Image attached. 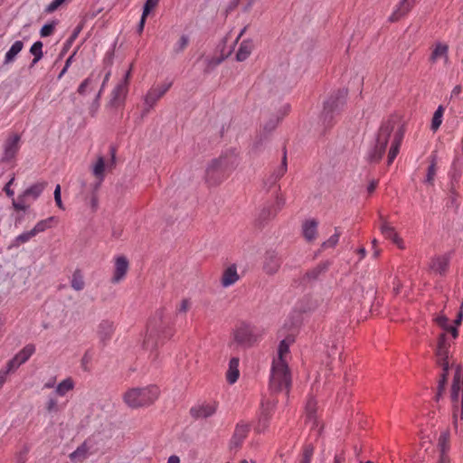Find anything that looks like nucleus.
<instances>
[{"label": "nucleus", "instance_id": "39", "mask_svg": "<svg viewBox=\"0 0 463 463\" xmlns=\"http://www.w3.org/2000/svg\"><path fill=\"white\" fill-rule=\"evenodd\" d=\"M335 114V113L331 112L329 109H325V108H323V111L321 113L320 119L326 128H331L334 125V123H335L334 115Z\"/></svg>", "mask_w": 463, "mask_h": 463}, {"label": "nucleus", "instance_id": "24", "mask_svg": "<svg viewBox=\"0 0 463 463\" xmlns=\"http://www.w3.org/2000/svg\"><path fill=\"white\" fill-rule=\"evenodd\" d=\"M254 48L252 40H243L236 53V60L238 61H245L251 53Z\"/></svg>", "mask_w": 463, "mask_h": 463}, {"label": "nucleus", "instance_id": "21", "mask_svg": "<svg viewBox=\"0 0 463 463\" xmlns=\"http://www.w3.org/2000/svg\"><path fill=\"white\" fill-rule=\"evenodd\" d=\"M449 45L442 43H437L430 56V61L434 63L439 58H444L447 61L449 60Z\"/></svg>", "mask_w": 463, "mask_h": 463}, {"label": "nucleus", "instance_id": "22", "mask_svg": "<svg viewBox=\"0 0 463 463\" xmlns=\"http://www.w3.org/2000/svg\"><path fill=\"white\" fill-rule=\"evenodd\" d=\"M128 89L125 84H118L111 93L110 104L114 107L118 106L126 98Z\"/></svg>", "mask_w": 463, "mask_h": 463}, {"label": "nucleus", "instance_id": "36", "mask_svg": "<svg viewBox=\"0 0 463 463\" xmlns=\"http://www.w3.org/2000/svg\"><path fill=\"white\" fill-rule=\"evenodd\" d=\"M269 419L270 415L268 412H262L259 419L258 424L255 427L256 432H264L269 427Z\"/></svg>", "mask_w": 463, "mask_h": 463}, {"label": "nucleus", "instance_id": "40", "mask_svg": "<svg viewBox=\"0 0 463 463\" xmlns=\"http://www.w3.org/2000/svg\"><path fill=\"white\" fill-rule=\"evenodd\" d=\"M443 107L440 105L438 107L437 110L434 112L432 121H431V129L436 131L439 126L441 125V118L443 115Z\"/></svg>", "mask_w": 463, "mask_h": 463}, {"label": "nucleus", "instance_id": "42", "mask_svg": "<svg viewBox=\"0 0 463 463\" xmlns=\"http://www.w3.org/2000/svg\"><path fill=\"white\" fill-rule=\"evenodd\" d=\"M341 235V232H339L338 228H335V233L326 241L322 243L323 248H334L339 240V237Z\"/></svg>", "mask_w": 463, "mask_h": 463}, {"label": "nucleus", "instance_id": "15", "mask_svg": "<svg viewBox=\"0 0 463 463\" xmlns=\"http://www.w3.org/2000/svg\"><path fill=\"white\" fill-rule=\"evenodd\" d=\"M128 267L129 263L125 256L117 257L115 260L114 276L111 279V282L118 283L120 280H122L128 270Z\"/></svg>", "mask_w": 463, "mask_h": 463}, {"label": "nucleus", "instance_id": "25", "mask_svg": "<svg viewBox=\"0 0 463 463\" xmlns=\"http://www.w3.org/2000/svg\"><path fill=\"white\" fill-rule=\"evenodd\" d=\"M239 362L240 360L238 357H232L229 362V369L226 373V380L231 384L234 383L239 378Z\"/></svg>", "mask_w": 463, "mask_h": 463}, {"label": "nucleus", "instance_id": "41", "mask_svg": "<svg viewBox=\"0 0 463 463\" xmlns=\"http://www.w3.org/2000/svg\"><path fill=\"white\" fill-rule=\"evenodd\" d=\"M53 217H50L37 222L33 229H32L34 234L36 235L37 233L44 232L46 229L50 228V223L53 221Z\"/></svg>", "mask_w": 463, "mask_h": 463}, {"label": "nucleus", "instance_id": "6", "mask_svg": "<svg viewBox=\"0 0 463 463\" xmlns=\"http://www.w3.org/2000/svg\"><path fill=\"white\" fill-rule=\"evenodd\" d=\"M282 261L278 252L274 250H269L265 252L262 261V269L267 275L276 274L280 267Z\"/></svg>", "mask_w": 463, "mask_h": 463}, {"label": "nucleus", "instance_id": "14", "mask_svg": "<svg viewBox=\"0 0 463 463\" xmlns=\"http://www.w3.org/2000/svg\"><path fill=\"white\" fill-rule=\"evenodd\" d=\"M250 431V425L246 423H238L235 427L233 435L231 439V448L237 449L240 448L243 442V440L248 436Z\"/></svg>", "mask_w": 463, "mask_h": 463}, {"label": "nucleus", "instance_id": "47", "mask_svg": "<svg viewBox=\"0 0 463 463\" xmlns=\"http://www.w3.org/2000/svg\"><path fill=\"white\" fill-rule=\"evenodd\" d=\"M188 43H189L188 36L183 34L180 37L176 46L174 48V52L177 54V53L184 52V49L188 46Z\"/></svg>", "mask_w": 463, "mask_h": 463}, {"label": "nucleus", "instance_id": "56", "mask_svg": "<svg viewBox=\"0 0 463 463\" xmlns=\"http://www.w3.org/2000/svg\"><path fill=\"white\" fill-rule=\"evenodd\" d=\"M54 200H55L56 205L60 209L64 210V206H63L61 197V185L60 184H57L54 189Z\"/></svg>", "mask_w": 463, "mask_h": 463}, {"label": "nucleus", "instance_id": "46", "mask_svg": "<svg viewBox=\"0 0 463 463\" xmlns=\"http://www.w3.org/2000/svg\"><path fill=\"white\" fill-rule=\"evenodd\" d=\"M81 30L80 26H78L74 29L71 35L67 39L66 43H64L63 49L61 51V54L65 53L71 46L75 39L78 37V34L80 33Z\"/></svg>", "mask_w": 463, "mask_h": 463}, {"label": "nucleus", "instance_id": "55", "mask_svg": "<svg viewBox=\"0 0 463 463\" xmlns=\"http://www.w3.org/2000/svg\"><path fill=\"white\" fill-rule=\"evenodd\" d=\"M92 361V354L90 350L86 351L82 359H81V366L84 371H90L88 364Z\"/></svg>", "mask_w": 463, "mask_h": 463}, {"label": "nucleus", "instance_id": "45", "mask_svg": "<svg viewBox=\"0 0 463 463\" xmlns=\"http://www.w3.org/2000/svg\"><path fill=\"white\" fill-rule=\"evenodd\" d=\"M450 342L448 339L446 333H441L438 336L436 349H450Z\"/></svg>", "mask_w": 463, "mask_h": 463}, {"label": "nucleus", "instance_id": "43", "mask_svg": "<svg viewBox=\"0 0 463 463\" xmlns=\"http://www.w3.org/2000/svg\"><path fill=\"white\" fill-rule=\"evenodd\" d=\"M25 196L24 194H20L17 199H13V207L15 211H24L25 212L28 206L25 204Z\"/></svg>", "mask_w": 463, "mask_h": 463}, {"label": "nucleus", "instance_id": "32", "mask_svg": "<svg viewBox=\"0 0 463 463\" xmlns=\"http://www.w3.org/2000/svg\"><path fill=\"white\" fill-rule=\"evenodd\" d=\"M88 450L89 449L86 443L84 442L80 447H78L76 450L71 452L69 457L71 461L81 462L87 458Z\"/></svg>", "mask_w": 463, "mask_h": 463}, {"label": "nucleus", "instance_id": "1", "mask_svg": "<svg viewBox=\"0 0 463 463\" xmlns=\"http://www.w3.org/2000/svg\"><path fill=\"white\" fill-rule=\"evenodd\" d=\"M291 387V374L287 362H273L269 379V390L272 393L283 391L288 396Z\"/></svg>", "mask_w": 463, "mask_h": 463}, {"label": "nucleus", "instance_id": "49", "mask_svg": "<svg viewBox=\"0 0 463 463\" xmlns=\"http://www.w3.org/2000/svg\"><path fill=\"white\" fill-rule=\"evenodd\" d=\"M449 349H436L435 355L437 357L436 364L445 361H449Z\"/></svg>", "mask_w": 463, "mask_h": 463}, {"label": "nucleus", "instance_id": "3", "mask_svg": "<svg viewBox=\"0 0 463 463\" xmlns=\"http://www.w3.org/2000/svg\"><path fill=\"white\" fill-rule=\"evenodd\" d=\"M395 122L392 119L383 123L376 137V144L373 148L368 153L367 161L371 164L379 163L383 155L385 154L386 147L394 129Z\"/></svg>", "mask_w": 463, "mask_h": 463}, {"label": "nucleus", "instance_id": "20", "mask_svg": "<svg viewBox=\"0 0 463 463\" xmlns=\"http://www.w3.org/2000/svg\"><path fill=\"white\" fill-rule=\"evenodd\" d=\"M114 332L113 323L108 320H103L98 328V335L102 342L103 345L106 344V341L110 339L112 334Z\"/></svg>", "mask_w": 463, "mask_h": 463}, {"label": "nucleus", "instance_id": "13", "mask_svg": "<svg viewBox=\"0 0 463 463\" xmlns=\"http://www.w3.org/2000/svg\"><path fill=\"white\" fill-rule=\"evenodd\" d=\"M331 266V262L329 260H325L319 262L316 267L307 270L303 276V281L305 282H313L324 275Z\"/></svg>", "mask_w": 463, "mask_h": 463}, {"label": "nucleus", "instance_id": "61", "mask_svg": "<svg viewBox=\"0 0 463 463\" xmlns=\"http://www.w3.org/2000/svg\"><path fill=\"white\" fill-rule=\"evenodd\" d=\"M287 171V150L286 147L283 149V157L281 166L279 167V176H282Z\"/></svg>", "mask_w": 463, "mask_h": 463}, {"label": "nucleus", "instance_id": "7", "mask_svg": "<svg viewBox=\"0 0 463 463\" xmlns=\"http://www.w3.org/2000/svg\"><path fill=\"white\" fill-rule=\"evenodd\" d=\"M172 81L165 83L161 86L151 88L145 96V105L147 107L144 109L143 114L148 113L156 105L157 100L161 99L172 86Z\"/></svg>", "mask_w": 463, "mask_h": 463}, {"label": "nucleus", "instance_id": "57", "mask_svg": "<svg viewBox=\"0 0 463 463\" xmlns=\"http://www.w3.org/2000/svg\"><path fill=\"white\" fill-rule=\"evenodd\" d=\"M14 371L13 368L9 367V364H6L5 369L0 371V389L3 387L4 383L6 382L7 375L10 372Z\"/></svg>", "mask_w": 463, "mask_h": 463}, {"label": "nucleus", "instance_id": "52", "mask_svg": "<svg viewBox=\"0 0 463 463\" xmlns=\"http://www.w3.org/2000/svg\"><path fill=\"white\" fill-rule=\"evenodd\" d=\"M56 22L52 21V23L45 24L40 31V35L42 37H47L52 34L54 29H55Z\"/></svg>", "mask_w": 463, "mask_h": 463}, {"label": "nucleus", "instance_id": "10", "mask_svg": "<svg viewBox=\"0 0 463 463\" xmlns=\"http://www.w3.org/2000/svg\"><path fill=\"white\" fill-rule=\"evenodd\" d=\"M218 406L219 404L217 402L198 404L190 409V415L194 420L206 419L215 414Z\"/></svg>", "mask_w": 463, "mask_h": 463}, {"label": "nucleus", "instance_id": "8", "mask_svg": "<svg viewBox=\"0 0 463 463\" xmlns=\"http://www.w3.org/2000/svg\"><path fill=\"white\" fill-rule=\"evenodd\" d=\"M346 90H337L324 102L325 109H329L335 114L339 113L346 102Z\"/></svg>", "mask_w": 463, "mask_h": 463}, {"label": "nucleus", "instance_id": "29", "mask_svg": "<svg viewBox=\"0 0 463 463\" xmlns=\"http://www.w3.org/2000/svg\"><path fill=\"white\" fill-rule=\"evenodd\" d=\"M46 184V182L33 184V185L28 187L23 194L25 197L32 196L33 198L36 199L41 195Z\"/></svg>", "mask_w": 463, "mask_h": 463}, {"label": "nucleus", "instance_id": "17", "mask_svg": "<svg viewBox=\"0 0 463 463\" xmlns=\"http://www.w3.org/2000/svg\"><path fill=\"white\" fill-rule=\"evenodd\" d=\"M416 0H402L396 10L389 17V22L394 23L405 16L414 6Z\"/></svg>", "mask_w": 463, "mask_h": 463}, {"label": "nucleus", "instance_id": "37", "mask_svg": "<svg viewBox=\"0 0 463 463\" xmlns=\"http://www.w3.org/2000/svg\"><path fill=\"white\" fill-rule=\"evenodd\" d=\"M289 352V342L288 339H283L280 341L278 348V358L273 362H286L284 359V355Z\"/></svg>", "mask_w": 463, "mask_h": 463}, {"label": "nucleus", "instance_id": "19", "mask_svg": "<svg viewBox=\"0 0 463 463\" xmlns=\"http://www.w3.org/2000/svg\"><path fill=\"white\" fill-rule=\"evenodd\" d=\"M240 279V276L237 272V266L235 264L230 265L224 269L221 283L223 287H229L236 283Z\"/></svg>", "mask_w": 463, "mask_h": 463}, {"label": "nucleus", "instance_id": "27", "mask_svg": "<svg viewBox=\"0 0 463 463\" xmlns=\"http://www.w3.org/2000/svg\"><path fill=\"white\" fill-rule=\"evenodd\" d=\"M437 156L432 155L430 158V165L427 169V175L425 179V183L428 184L429 185H433L434 184V178L437 172Z\"/></svg>", "mask_w": 463, "mask_h": 463}, {"label": "nucleus", "instance_id": "23", "mask_svg": "<svg viewBox=\"0 0 463 463\" xmlns=\"http://www.w3.org/2000/svg\"><path fill=\"white\" fill-rule=\"evenodd\" d=\"M317 224L318 222L314 219L307 220L303 223V236L307 241H312L316 239Z\"/></svg>", "mask_w": 463, "mask_h": 463}, {"label": "nucleus", "instance_id": "34", "mask_svg": "<svg viewBox=\"0 0 463 463\" xmlns=\"http://www.w3.org/2000/svg\"><path fill=\"white\" fill-rule=\"evenodd\" d=\"M278 213V210H274L273 206H265L261 209L259 213L258 221L260 222H265L274 218Z\"/></svg>", "mask_w": 463, "mask_h": 463}, {"label": "nucleus", "instance_id": "59", "mask_svg": "<svg viewBox=\"0 0 463 463\" xmlns=\"http://www.w3.org/2000/svg\"><path fill=\"white\" fill-rule=\"evenodd\" d=\"M403 136H404V129H403V127H401L395 132L392 142L401 145L402 141V138H403Z\"/></svg>", "mask_w": 463, "mask_h": 463}, {"label": "nucleus", "instance_id": "2", "mask_svg": "<svg viewBox=\"0 0 463 463\" xmlns=\"http://www.w3.org/2000/svg\"><path fill=\"white\" fill-rule=\"evenodd\" d=\"M159 396V389L151 385L146 388H133L124 394L125 402L131 408L152 404Z\"/></svg>", "mask_w": 463, "mask_h": 463}, {"label": "nucleus", "instance_id": "5", "mask_svg": "<svg viewBox=\"0 0 463 463\" xmlns=\"http://www.w3.org/2000/svg\"><path fill=\"white\" fill-rule=\"evenodd\" d=\"M233 339L239 345H251L256 338L250 325L241 322L233 330Z\"/></svg>", "mask_w": 463, "mask_h": 463}, {"label": "nucleus", "instance_id": "11", "mask_svg": "<svg viewBox=\"0 0 463 463\" xmlns=\"http://www.w3.org/2000/svg\"><path fill=\"white\" fill-rule=\"evenodd\" d=\"M35 352V346L33 344L26 345L18 354H16L7 364L10 368L16 370L20 365L29 360Z\"/></svg>", "mask_w": 463, "mask_h": 463}, {"label": "nucleus", "instance_id": "64", "mask_svg": "<svg viewBox=\"0 0 463 463\" xmlns=\"http://www.w3.org/2000/svg\"><path fill=\"white\" fill-rule=\"evenodd\" d=\"M90 82V78H87V79H85V80H84L80 84V86H79V88H78V90H77V91H78V93H79L80 95H84V94H85V92H86V89H87V87L89 86Z\"/></svg>", "mask_w": 463, "mask_h": 463}, {"label": "nucleus", "instance_id": "58", "mask_svg": "<svg viewBox=\"0 0 463 463\" xmlns=\"http://www.w3.org/2000/svg\"><path fill=\"white\" fill-rule=\"evenodd\" d=\"M35 236L34 232H33V230L29 231V232H24L22 234H20L17 238H16V241L18 242H21V243H24L26 241H28L32 237Z\"/></svg>", "mask_w": 463, "mask_h": 463}, {"label": "nucleus", "instance_id": "30", "mask_svg": "<svg viewBox=\"0 0 463 463\" xmlns=\"http://www.w3.org/2000/svg\"><path fill=\"white\" fill-rule=\"evenodd\" d=\"M104 170H105V160L102 156H99L94 165L93 174L96 177L99 179V182L95 185V190H97L100 184V183L104 179Z\"/></svg>", "mask_w": 463, "mask_h": 463}, {"label": "nucleus", "instance_id": "44", "mask_svg": "<svg viewBox=\"0 0 463 463\" xmlns=\"http://www.w3.org/2000/svg\"><path fill=\"white\" fill-rule=\"evenodd\" d=\"M314 453V446L307 444L303 449L302 459L300 463H310Z\"/></svg>", "mask_w": 463, "mask_h": 463}, {"label": "nucleus", "instance_id": "9", "mask_svg": "<svg viewBox=\"0 0 463 463\" xmlns=\"http://www.w3.org/2000/svg\"><path fill=\"white\" fill-rule=\"evenodd\" d=\"M463 384L461 381V365H458L451 385V400L453 404L460 402V419H463Z\"/></svg>", "mask_w": 463, "mask_h": 463}, {"label": "nucleus", "instance_id": "31", "mask_svg": "<svg viewBox=\"0 0 463 463\" xmlns=\"http://www.w3.org/2000/svg\"><path fill=\"white\" fill-rule=\"evenodd\" d=\"M43 43L41 41H37L33 43V44L30 48V52L33 55V60L30 65V67H33L43 56Z\"/></svg>", "mask_w": 463, "mask_h": 463}, {"label": "nucleus", "instance_id": "28", "mask_svg": "<svg viewBox=\"0 0 463 463\" xmlns=\"http://www.w3.org/2000/svg\"><path fill=\"white\" fill-rule=\"evenodd\" d=\"M71 286L76 291H80L84 288V278L82 271L80 269H76L74 270L71 280Z\"/></svg>", "mask_w": 463, "mask_h": 463}, {"label": "nucleus", "instance_id": "50", "mask_svg": "<svg viewBox=\"0 0 463 463\" xmlns=\"http://www.w3.org/2000/svg\"><path fill=\"white\" fill-rule=\"evenodd\" d=\"M160 0H146L144 6H143V13L142 14L144 16H148L150 12L154 10L159 4Z\"/></svg>", "mask_w": 463, "mask_h": 463}, {"label": "nucleus", "instance_id": "16", "mask_svg": "<svg viewBox=\"0 0 463 463\" xmlns=\"http://www.w3.org/2000/svg\"><path fill=\"white\" fill-rule=\"evenodd\" d=\"M382 225L380 227L382 234L386 238L390 239L395 243L400 249H402V240L397 234L394 227L391 226L383 216L380 215Z\"/></svg>", "mask_w": 463, "mask_h": 463}, {"label": "nucleus", "instance_id": "26", "mask_svg": "<svg viewBox=\"0 0 463 463\" xmlns=\"http://www.w3.org/2000/svg\"><path fill=\"white\" fill-rule=\"evenodd\" d=\"M317 401L313 398L308 399L306 404V415L312 427L317 426Z\"/></svg>", "mask_w": 463, "mask_h": 463}, {"label": "nucleus", "instance_id": "33", "mask_svg": "<svg viewBox=\"0 0 463 463\" xmlns=\"http://www.w3.org/2000/svg\"><path fill=\"white\" fill-rule=\"evenodd\" d=\"M24 43L22 41H16L13 43L9 51L5 54V63L11 62L15 56L22 51Z\"/></svg>", "mask_w": 463, "mask_h": 463}, {"label": "nucleus", "instance_id": "4", "mask_svg": "<svg viewBox=\"0 0 463 463\" xmlns=\"http://www.w3.org/2000/svg\"><path fill=\"white\" fill-rule=\"evenodd\" d=\"M343 346L341 344L333 339L326 344L325 357L322 364L332 372L342 364Z\"/></svg>", "mask_w": 463, "mask_h": 463}, {"label": "nucleus", "instance_id": "60", "mask_svg": "<svg viewBox=\"0 0 463 463\" xmlns=\"http://www.w3.org/2000/svg\"><path fill=\"white\" fill-rule=\"evenodd\" d=\"M436 364L442 368V373L440 375H445V379H448L449 371V361L437 363Z\"/></svg>", "mask_w": 463, "mask_h": 463}, {"label": "nucleus", "instance_id": "12", "mask_svg": "<svg viewBox=\"0 0 463 463\" xmlns=\"http://www.w3.org/2000/svg\"><path fill=\"white\" fill-rule=\"evenodd\" d=\"M21 137L18 134H13L10 136L5 143V151L3 156V161L9 162L15 157L19 150V142Z\"/></svg>", "mask_w": 463, "mask_h": 463}, {"label": "nucleus", "instance_id": "53", "mask_svg": "<svg viewBox=\"0 0 463 463\" xmlns=\"http://www.w3.org/2000/svg\"><path fill=\"white\" fill-rule=\"evenodd\" d=\"M400 146H401V145H399L397 143H393V142L392 143L391 148L388 153V160H387L388 165H391L393 162V160L395 159V157L397 156L399 150H400Z\"/></svg>", "mask_w": 463, "mask_h": 463}, {"label": "nucleus", "instance_id": "63", "mask_svg": "<svg viewBox=\"0 0 463 463\" xmlns=\"http://www.w3.org/2000/svg\"><path fill=\"white\" fill-rule=\"evenodd\" d=\"M46 410L49 412L58 411V405H57V402L55 399H52V398L49 399V401L46 403Z\"/></svg>", "mask_w": 463, "mask_h": 463}, {"label": "nucleus", "instance_id": "38", "mask_svg": "<svg viewBox=\"0 0 463 463\" xmlns=\"http://www.w3.org/2000/svg\"><path fill=\"white\" fill-rule=\"evenodd\" d=\"M73 387V381L71 378H67L58 384L56 392L59 395H64L67 392L71 391Z\"/></svg>", "mask_w": 463, "mask_h": 463}, {"label": "nucleus", "instance_id": "35", "mask_svg": "<svg viewBox=\"0 0 463 463\" xmlns=\"http://www.w3.org/2000/svg\"><path fill=\"white\" fill-rule=\"evenodd\" d=\"M438 447L439 454H448L449 450V433L448 431L442 432L438 440Z\"/></svg>", "mask_w": 463, "mask_h": 463}, {"label": "nucleus", "instance_id": "54", "mask_svg": "<svg viewBox=\"0 0 463 463\" xmlns=\"http://www.w3.org/2000/svg\"><path fill=\"white\" fill-rule=\"evenodd\" d=\"M434 322L444 331L450 326L447 316L440 314L434 318Z\"/></svg>", "mask_w": 463, "mask_h": 463}, {"label": "nucleus", "instance_id": "62", "mask_svg": "<svg viewBox=\"0 0 463 463\" xmlns=\"http://www.w3.org/2000/svg\"><path fill=\"white\" fill-rule=\"evenodd\" d=\"M62 2L61 0H53L50 5H48L45 8L46 13H52L54 12Z\"/></svg>", "mask_w": 463, "mask_h": 463}, {"label": "nucleus", "instance_id": "51", "mask_svg": "<svg viewBox=\"0 0 463 463\" xmlns=\"http://www.w3.org/2000/svg\"><path fill=\"white\" fill-rule=\"evenodd\" d=\"M222 157L213 159L206 170L207 176H210L214 172L219 171L221 168Z\"/></svg>", "mask_w": 463, "mask_h": 463}, {"label": "nucleus", "instance_id": "48", "mask_svg": "<svg viewBox=\"0 0 463 463\" xmlns=\"http://www.w3.org/2000/svg\"><path fill=\"white\" fill-rule=\"evenodd\" d=\"M447 383L448 379H445V375H440V378L438 383L437 393L435 395L436 402H439V399L442 397Z\"/></svg>", "mask_w": 463, "mask_h": 463}, {"label": "nucleus", "instance_id": "18", "mask_svg": "<svg viewBox=\"0 0 463 463\" xmlns=\"http://www.w3.org/2000/svg\"><path fill=\"white\" fill-rule=\"evenodd\" d=\"M449 260L445 256H436L431 259L429 268L430 270L445 275L449 269Z\"/></svg>", "mask_w": 463, "mask_h": 463}]
</instances>
